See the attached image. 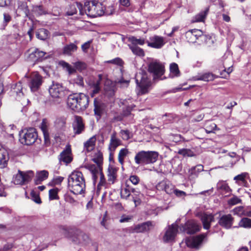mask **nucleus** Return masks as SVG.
Masks as SVG:
<instances>
[{"mask_svg":"<svg viewBox=\"0 0 251 251\" xmlns=\"http://www.w3.org/2000/svg\"><path fill=\"white\" fill-rule=\"evenodd\" d=\"M68 186L71 191L75 195L84 193L85 181L83 174L79 171H74L69 176Z\"/></svg>","mask_w":251,"mask_h":251,"instance_id":"1","label":"nucleus"},{"mask_svg":"<svg viewBox=\"0 0 251 251\" xmlns=\"http://www.w3.org/2000/svg\"><path fill=\"white\" fill-rule=\"evenodd\" d=\"M89 97L83 93L70 95L67 99V105L72 110L79 112L85 110L89 105Z\"/></svg>","mask_w":251,"mask_h":251,"instance_id":"2","label":"nucleus"},{"mask_svg":"<svg viewBox=\"0 0 251 251\" xmlns=\"http://www.w3.org/2000/svg\"><path fill=\"white\" fill-rule=\"evenodd\" d=\"M135 80L138 87V95H142L149 93L151 81L146 72L141 71L137 73L135 76Z\"/></svg>","mask_w":251,"mask_h":251,"instance_id":"3","label":"nucleus"},{"mask_svg":"<svg viewBox=\"0 0 251 251\" xmlns=\"http://www.w3.org/2000/svg\"><path fill=\"white\" fill-rule=\"evenodd\" d=\"M84 14L95 18L103 15L104 13V7L100 2L95 0L87 1L83 6Z\"/></svg>","mask_w":251,"mask_h":251,"instance_id":"4","label":"nucleus"},{"mask_svg":"<svg viewBox=\"0 0 251 251\" xmlns=\"http://www.w3.org/2000/svg\"><path fill=\"white\" fill-rule=\"evenodd\" d=\"M19 141L24 145H30L36 140L38 135L36 129L32 127H25L19 132Z\"/></svg>","mask_w":251,"mask_h":251,"instance_id":"5","label":"nucleus"},{"mask_svg":"<svg viewBox=\"0 0 251 251\" xmlns=\"http://www.w3.org/2000/svg\"><path fill=\"white\" fill-rule=\"evenodd\" d=\"M158 156V153L156 151H141L136 154L134 160L138 165L149 164L156 162Z\"/></svg>","mask_w":251,"mask_h":251,"instance_id":"6","label":"nucleus"},{"mask_svg":"<svg viewBox=\"0 0 251 251\" xmlns=\"http://www.w3.org/2000/svg\"><path fill=\"white\" fill-rule=\"evenodd\" d=\"M86 168L88 169L92 174L93 179L94 183H96L97 179L100 177V181L98 185V188L100 189L101 186H105L106 184V180L104 177V175L100 170V168L96 166L95 165H88Z\"/></svg>","mask_w":251,"mask_h":251,"instance_id":"7","label":"nucleus"},{"mask_svg":"<svg viewBox=\"0 0 251 251\" xmlns=\"http://www.w3.org/2000/svg\"><path fill=\"white\" fill-rule=\"evenodd\" d=\"M60 65L67 71L69 75L74 74L77 70L79 72L85 70L87 68V65L85 63L82 61H77L73 63L74 67L68 63L64 61H61L59 63Z\"/></svg>","mask_w":251,"mask_h":251,"instance_id":"8","label":"nucleus"},{"mask_svg":"<svg viewBox=\"0 0 251 251\" xmlns=\"http://www.w3.org/2000/svg\"><path fill=\"white\" fill-rule=\"evenodd\" d=\"M34 176L32 171L23 172L19 170L14 178V183L17 185H23L31 180Z\"/></svg>","mask_w":251,"mask_h":251,"instance_id":"9","label":"nucleus"},{"mask_svg":"<svg viewBox=\"0 0 251 251\" xmlns=\"http://www.w3.org/2000/svg\"><path fill=\"white\" fill-rule=\"evenodd\" d=\"M149 71L152 73L155 77H158L163 75L164 73V66L158 61H153L149 65Z\"/></svg>","mask_w":251,"mask_h":251,"instance_id":"10","label":"nucleus"},{"mask_svg":"<svg viewBox=\"0 0 251 251\" xmlns=\"http://www.w3.org/2000/svg\"><path fill=\"white\" fill-rule=\"evenodd\" d=\"M64 87L58 83H53L49 89L50 96L54 98H62L64 96Z\"/></svg>","mask_w":251,"mask_h":251,"instance_id":"11","label":"nucleus"},{"mask_svg":"<svg viewBox=\"0 0 251 251\" xmlns=\"http://www.w3.org/2000/svg\"><path fill=\"white\" fill-rule=\"evenodd\" d=\"M46 53L43 51H41L37 49L31 52L28 56V61L33 62L32 65H34L36 63L42 61L46 57L45 56Z\"/></svg>","mask_w":251,"mask_h":251,"instance_id":"12","label":"nucleus"},{"mask_svg":"<svg viewBox=\"0 0 251 251\" xmlns=\"http://www.w3.org/2000/svg\"><path fill=\"white\" fill-rule=\"evenodd\" d=\"M201 228L200 225L194 221L187 222L184 226L180 227V230L188 234H193L199 231Z\"/></svg>","mask_w":251,"mask_h":251,"instance_id":"13","label":"nucleus"},{"mask_svg":"<svg viewBox=\"0 0 251 251\" xmlns=\"http://www.w3.org/2000/svg\"><path fill=\"white\" fill-rule=\"evenodd\" d=\"M178 231V225L176 223L173 224L169 226L166 230L164 236H163V241L165 242H168L173 241L176 236Z\"/></svg>","mask_w":251,"mask_h":251,"instance_id":"14","label":"nucleus"},{"mask_svg":"<svg viewBox=\"0 0 251 251\" xmlns=\"http://www.w3.org/2000/svg\"><path fill=\"white\" fill-rule=\"evenodd\" d=\"M42 83V77L37 73H33L31 76L29 86L32 92L36 91Z\"/></svg>","mask_w":251,"mask_h":251,"instance_id":"15","label":"nucleus"},{"mask_svg":"<svg viewBox=\"0 0 251 251\" xmlns=\"http://www.w3.org/2000/svg\"><path fill=\"white\" fill-rule=\"evenodd\" d=\"M150 41H147L148 46L155 49H161L165 44L164 37L154 35L150 38Z\"/></svg>","mask_w":251,"mask_h":251,"instance_id":"16","label":"nucleus"},{"mask_svg":"<svg viewBox=\"0 0 251 251\" xmlns=\"http://www.w3.org/2000/svg\"><path fill=\"white\" fill-rule=\"evenodd\" d=\"M71 240L75 244H85L89 240L87 234L80 230H76Z\"/></svg>","mask_w":251,"mask_h":251,"instance_id":"17","label":"nucleus"},{"mask_svg":"<svg viewBox=\"0 0 251 251\" xmlns=\"http://www.w3.org/2000/svg\"><path fill=\"white\" fill-rule=\"evenodd\" d=\"M153 227L152 222L148 221L135 226L131 227V232L132 233H141L149 231Z\"/></svg>","mask_w":251,"mask_h":251,"instance_id":"18","label":"nucleus"},{"mask_svg":"<svg viewBox=\"0 0 251 251\" xmlns=\"http://www.w3.org/2000/svg\"><path fill=\"white\" fill-rule=\"evenodd\" d=\"M205 237V235L201 234L197 236L190 238L186 240V244L187 246L190 248H198L201 245Z\"/></svg>","mask_w":251,"mask_h":251,"instance_id":"19","label":"nucleus"},{"mask_svg":"<svg viewBox=\"0 0 251 251\" xmlns=\"http://www.w3.org/2000/svg\"><path fill=\"white\" fill-rule=\"evenodd\" d=\"M200 217L203 228L206 229H209L210 227L211 223L214 221V215L212 214L201 213L200 214Z\"/></svg>","mask_w":251,"mask_h":251,"instance_id":"20","label":"nucleus"},{"mask_svg":"<svg viewBox=\"0 0 251 251\" xmlns=\"http://www.w3.org/2000/svg\"><path fill=\"white\" fill-rule=\"evenodd\" d=\"M233 218L230 214L222 216L219 220V225L226 229L230 228L233 224Z\"/></svg>","mask_w":251,"mask_h":251,"instance_id":"21","label":"nucleus"},{"mask_svg":"<svg viewBox=\"0 0 251 251\" xmlns=\"http://www.w3.org/2000/svg\"><path fill=\"white\" fill-rule=\"evenodd\" d=\"M77 10H79V14L84 15V8L82 4L79 2H75L70 6L69 9L67 12V14L69 16H72L77 13Z\"/></svg>","mask_w":251,"mask_h":251,"instance_id":"22","label":"nucleus"},{"mask_svg":"<svg viewBox=\"0 0 251 251\" xmlns=\"http://www.w3.org/2000/svg\"><path fill=\"white\" fill-rule=\"evenodd\" d=\"M94 105L95 114L97 116V120H98L103 112L104 105L100 100L96 98L94 100Z\"/></svg>","mask_w":251,"mask_h":251,"instance_id":"23","label":"nucleus"},{"mask_svg":"<svg viewBox=\"0 0 251 251\" xmlns=\"http://www.w3.org/2000/svg\"><path fill=\"white\" fill-rule=\"evenodd\" d=\"M73 158L72 157L71 150L70 148L68 147L63 151L60 154L59 160L60 162H63L67 164L70 163L72 161Z\"/></svg>","mask_w":251,"mask_h":251,"instance_id":"24","label":"nucleus"},{"mask_svg":"<svg viewBox=\"0 0 251 251\" xmlns=\"http://www.w3.org/2000/svg\"><path fill=\"white\" fill-rule=\"evenodd\" d=\"M9 156L7 151L4 148H0V168H4L7 165Z\"/></svg>","mask_w":251,"mask_h":251,"instance_id":"25","label":"nucleus"},{"mask_svg":"<svg viewBox=\"0 0 251 251\" xmlns=\"http://www.w3.org/2000/svg\"><path fill=\"white\" fill-rule=\"evenodd\" d=\"M96 137L93 136L84 143V150L89 152L93 151L95 147Z\"/></svg>","mask_w":251,"mask_h":251,"instance_id":"26","label":"nucleus"},{"mask_svg":"<svg viewBox=\"0 0 251 251\" xmlns=\"http://www.w3.org/2000/svg\"><path fill=\"white\" fill-rule=\"evenodd\" d=\"M216 77V75L211 73H206L202 74H199L195 76V79L197 80H202L209 81L213 80Z\"/></svg>","mask_w":251,"mask_h":251,"instance_id":"27","label":"nucleus"},{"mask_svg":"<svg viewBox=\"0 0 251 251\" xmlns=\"http://www.w3.org/2000/svg\"><path fill=\"white\" fill-rule=\"evenodd\" d=\"M121 141L117 138L115 133H113L111 136L108 149L111 152L114 151L115 149L121 144Z\"/></svg>","mask_w":251,"mask_h":251,"instance_id":"28","label":"nucleus"},{"mask_svg":"<svg viewBox=\"0 0 251 251\" xmlns=\"http://www.w3.org/2000/svg\"><path fill=\"white\" fill-rule=\"evenodd\" d=\"M117 169L111 166H109L107 169V176L108 181L110 183H114L117 177Z\"/></svg>","mask_w":251,"mask_h":251,"instance_id":"29","label":"nucleus"},{"mask_svg":"<svg viewBox=\"0 0 251 251\" xmlns=\"http://www.w3.org/2000/svg\"><path fill=\"white\" fill-rule=\"evenodd\" d=\"M49 176V172L46 170H42L37 172L35 182L36 184H39L43 181L47 179Z\"/></svg>","mask_w":251,"mask_h":251,"instance_id":"30","label":"nucleus"},{"mask_svg":"<svg viewBox=\"0 0 251 251\" xmlns=\"http://www.w3.org/2000/svg\"><path fill=\"white\" fill-rule=\"evenodd\" d=\"M122 104L125 106L126 110H124L123 114L125 116L128 115L132 109L135 106V105L132 103L131 100H124L122 101Z\"/></svg>","mask_w":251,"mask_h":251,"instance_id":"31","label":"nucleus"},{"mask_svg":"<svg viewBox=\"0 0 251 251\" xmlns=\"http://www.w3.org/2000/svg\"><path fill=\"white\" fill-rule=\"evenodd\" d=\"M99 79L95 82L92 86V91L90 92L91 97H94L96 94H98L100 89V84L101 81L100 75H99Z\"/></svg>","mask_w":251,"mask_h":251,"instance_id":"32","label":"nucleus"},{"mask_svg":"<svg viewBox=\"0 0 251 251\" xmlns=\"http://www.w3.org/2000/svg\"><path fill=\"white\" fill-rule=\"evenodd\" d=\"M77 47L74 43L66 45L63 49L64 54L70 55L72 53L76 50Z\"/></svg>","mask_w":251,"mask_h":251,"instance_id":"33","label":"nucleus"},{"mask_svg":"<svg viewBox=\"0 0 251 251\" xmlns=\"http://www.w3.org/2000/svg\"><path fill=\"white\" fill-rule=\"evenodd\" d=\"M49 31L44 28L38 29L36 32V36L37 38L41 40H45L49 36Z\"/></svg>","mask_w":251,"mask_h":251,"instance_id":"34","label":"nucleus"},{"mask_svg":"<svg viewBox=\"0 0 251 251\" xmlns=\"http://www.w3.org/2000/svg\"><path fill=\"white\" fill-rule=\"evenodd\" d=\"M128 47L133 54L139 56H144L145 55L143 50L137 46L128 45Z\"/></svg>","mask_w":251,"mask_h":251,"instance_id":"35","label":"nucleus"},{"mask_svg":"<svg viewBox=\"0 0 251 251\" xmlns=\"http://www.w3.org/2000/svg\"><path fill=\"white\" fill-rule=\"evenodd\" d=\"M128 41L130 42L131 44L130 45H143L145 43V40L144 38H137L134 36H130L128 38Z\"/></svg>","mask_w":251,"mask_h":251,"instance_id":"36","label":"nucleus"},{"mask_svg":"<svg viewBox=\"0 0 251 251\" xmlns=\"http://www.w3.org/2000/svg\"><path fill=\"white\" fill-rule=\"evenodd\" d=\"M203 171V166L202 165H198L195 167H192L189 171L191 175L197 176L198 174Z\"/></svg>","mask_w":251,"mask_h":251,"instance_id":"37","label":"nucleus"},{"mask_svg":"<svg viewBox=\"0 0 251 251\" xmlns=\"http://www.w3.org/2000/svg\"><path fill=\"white\" fill-rule=\"evenodd\" d=\"M239 226L245 228H251V219L248 218H242L239 223Z\"/></svg>","mask_w":251,"mask_h":251,"instance_id":"38","label":"nucleus"},{"mask_svg":"<svg viewBox=\"0 0 251 251\" xmlns=\"http://www.w3.org/2000/svg\"><path fill=\"white\" fill-rule=\"evenodd\" d=\"M129 151L127 149L124 148L121 149L118 154V161L120 164H123L125 158L128 154Z\"/></svg>","mask_w":251,"mask_h":251,"instance_id":"39","label":"nucleus"},{"mask_svg":"<svg viewBox=\"0 0 251 251\" xmlns=\"http://www.w3.org/2000/svg\"><path fill=\"white\" fill-rule=\"evenodd\" d=\"M208 9L207 8L204 11L200 12L195 17V19L193 21L194 22H201L203 21L208 13Z\"/></svg>","mask_w":251,"mask_h":251,"instance_id":"40","label":"nucleus"},{"mask_svg":"<svg viewBox=\"0 0 251 251\" xmlns=\"http://www.w3.org/2000/svg\"><path fill=\"white\" fill-rule=\"evenodd\" d=\"M130 187L128 185H126L125 187H124L121 189V198L123 199H127L130 196Z\"/></svg>","mask_w":251,"mask_h":251,"instance_id":"41","label":"nucleus"},{"mask_svg":"<svg viewBox=\"0 0 251 251\" xmlns=\"http://www.w3.org/2000/svg\"><path fill=\"white\" fill-rule=\"evenodd\" d=\"M170 69L173 77L177 76L179 75L180 72L178 69V65L176 63H172L170 65Z\"/></svg>","mask_w":251,"mask_h":251,"instance_id":"42","label":"nucleus"},{"mask_svg":"<svg viewBox=\"0 0 251 251\" xmlns=\"http://www.w3.org/2000/svg\"><path fill=\"white\" fill-rule=\"evenodd\" d=\"M54 124L55 125L63 126L67 124L66 118L62 116H57L54 121Z\"/></svg>","mask_w":251,"mask_h":251,"instance_id":"43","label":"nucleus"},{"mask_svg":"<svg viewBox=\"0 0 251 251\" xmlns=\"http://www.w3.org/2000/svg\"><path fill=\"white\" fill-rule=\"evenodd\" d=\"M179 154L182 155L183 156L191 157L194 155V152L189 149H182L178 151L177 152Z\"/></svg>","mask_w":251,"mask_h":251,"instance_id":"44","label":"nucleus"},{"mask_svg":"<svg viewBox=\"0 0 251 251\" xmlns=\"http://www.w3.org/2000/svg\"><path fill=\"white\" fill-rule=\"evenodd\" d=\"M58 189L57 188H53L49 191V198L50 200L58 199Z\"/></svg>","mask_w":251,"mask_h":251,"instance_id":"45","label":"nucleus"},{"mask_svg":"<svg viewBox=\"0 0 251 251\" xmlns=\"http://www.w3.org/2000/svg\"><path fill=\"white\" fill-rule=\"evenodd\" d=\"M185 35L188 41L190 43H195L198 39V37H196L190 30L186 33Z\"/></svg>","mask_w":251,"mask_h":251,"instance_id":"46","label":"nucleus"},{"mask_svg":"<svg viewBox=\"0 0 251 251\" xmlns=\"http://www.w3.org/2000/svg\"><path fill=\"white\" fill-rule=\"evenodd\" d=\"M31 199L37 203H41V201L39 197L38 193L34 191H32L30 193Z\"/></svg>","mask_w":251,"mask_h":251,"instance_id":"47","label":"nucleus"},{"mask_svg":"<svg viewBox=\"0 0 251 251\" xmlns=\"http://www.w3.org/2000/svg\"><path fill=\"white\" fill-rule=\"evenodd\" d=\"M108 63L113 64L115 65H118L119 66H122L124 64V61L122 59L119 57L115 58L113 59H111L107 61Z\"/></svg>","mask_w":251,"mask_h":251,"instance_id":"48","label":"nucleus"},{"mask_svg":"<svg viewBox=\"0 0 251 251\" xmlns=\"http://www.w3.org/2000/svg\"><path fill=\"white\" fill-rule=\"evenodd\" d=\"M217 186L219 189L224 190L226 192H229L230 191V189L227 184L224 182H219Z\"/></svg>","mask_w":251,"mask_h":251,"instance_id":"49","label":"nucleus"},{"mask_svg":"<svg viewBox=\"0 0 251 251\" xmlns=\"http://www.w3.org/2000/svg\"><path fill=\"white\" fill-rule=\"evenodd\" d=\"M33 124L40 125V126H47V125L50 124V123L49 120L47 118L42 119V120L41 121L37 118H36L35 123Z\"/></svg>","mask_w":251,"mask_h":251,"instance_id":"50","label":"nucleus"},{"mask_svg":"<svg viewBox=\"0 0 251 251\" xmlns=\"http://www.w3.org/2000/svg\"><path fill=\"white\" fill-rule=\"evenodd\" d=\"M73 82L78 86L83 87L84 86V81L83 77L80 75H77L73 80Z\"/></svg>","mask_w":251,"mask_h":251,"instance_id":"51","label":"nucleus"},{"mask_svg":"<svg viewBox=\"0 0 251 251\" xmlns=\"http://www.w3.org/2000/svg\"><path fill=\"white\" fill-rule=\"evenodd\" d=\"M175 189L172 184L170 183L169 182H167L166 187L164 190V191L166 192V193L168 194H172L174 193V191Z\"/></svg>","mask_w":251,"mask_h":251,"instance_id":"52","label":"nucleus"},{"mask_svg":"<svg viewBox=\"0 0 251 251\" xmlns=\"http://www.w3.org/2000/svg\"><path fill=\"white\" fill-rule=\"evenodd\" d=\"M121 134L122 138L126 140L129 139L131 136V133L127 130H122Z\"/></svg>","mask_w":251,"mask_h":251,"instance_id":"53","label":"nucleus"},{"mask_svg":"<svg viewBox=\"0 0 251 251\" xmlns=\"http://www.w3.org/2000/svg\"><path fill=\"white\" fill-rule=\"evenodd\" d=\"M74 124L75 126H84L82 118L78 116H75L74 117Z\"/></svg>","mask_w":251,"mask_h":251,"instance_id":"54","label":"nucleus"},{"mask_svg":"<svg viewBox=\"0 0 251 251\" xmlns=\"http://www.w3.org/2000/svg\"><path fill=\"white\" fill-rule=\"evenodd\" d=\"M93 161L97 164V166L100 168V164L102 162V155L100 153H99L97 155V157H95L93 159Z\"/></svg>","mask_w":251,"mask_h":251,"instance_id":"55","label":"nucleus"},{"mask_svg":"<svg viewBox=\"0 0 251 251\" xmlns=\"http://www.w3.org/2000/svg\"><path fill=\"white\" fill-rule=\"evenodd\" d=\"M193 34H194L195 36L196 37H201V38H203L204 37V36L202 34V31L201 30L197 29H194L191 30H190Z\"/></svg>","mask_w":251,"mask_h":251,"instance_id":"56","label":"nucleus"},{"mask_svg":"<svg viewBox=\"0 0 251 251\" xmlns=\"http://www.w3.org/2000/svg\"><path fill=\"white\" fill-rule=\"evenodd\" d=\"M247 175H248L247 173H243L240 175H238L235 176L234 177V180H240L242 181H244L245 180V178L246 177Z\"/></svg>","mask_w":251,"mask_h":251,"instance_id":"57","label":"nucleus"},{"mask_svg":"<svg viewBox=\"0 0 251 251\" xmlns=\"http://www.w3.org/2000/svg\"><path fill=\"white\" fill-rule=\"evenodd\" d=\"M130 181L134 185H137L139 183L140 179L139 177L136 175H132L129 178Z\"/></svg>","mask_w":251,"mask_h":251,"instance_id":"58","label":"nucleus"},{"mask_svg":"<svg viewBox=\"0 0 251 251\" xmlns=\"http://www.w3.org/2000/svg\"><path fill=\"white\" fill-rule=\"evenodd\" d=\"M233 212L235 214L241 216L244 214V208L242 206L237 207L234 209Z\"/></svg>","mask_w":251,"mask_h":251,"instance_id":"59","label":"nucleus"},{"mask_svg":"<svg viewBox=\"0 0 251 251\" xmlns=\"http://www.w3.org/2000/svg\"><path fill=\"white\" fill-rule=\"evenodd\" d=\"M167 182L165 181H162L158 183L156 185V189L158 190H165Z\"/></svg>","mask_w":251,"mask_h":251,"instance_id":"60","label":"nucleus"},{"mask_svg":"<svg viewBox=\"0 0 251 251\" xmlns=\"http://www.w3.org/2000/svg\"><path fill=\"white\" fill-rule=\"evenodd\" d=\"M47 127L48 126H40L43 133L44 138L46 141L49 140V134L48 132Z\"/></svg>","mask_w":251,"mask_h":251,"instance_id":"61","label":"nucleus"},{"mask_svg":"<svg viewBox=\"0 0 251 251\" xmlns=\"http://www.w3.org/2000/svg\"><path fill=\"white\" fill-rule=\"evenodd\" d=\"M241 200L237 197H234L231 198L229 201V203L231 205H235L236 204L240 203Z\"/></svg>","mask_w":251,"mask_h":251,"instance_id":"62","label":"nucleus"},{"mask_svg":"<svg viewBox=\"0 0 251 251\" xmlns=\"http://www.w3.org/2000/svg\"><path fill=\"white\" fill-rule=\"evenodd\" d=\"M207 133H215V131L218 129L217 126H206L204 129Z\"/></svg>","mask_w":251,"mask_h":251,"instance_id":"63","label":"nucleus"},{"mask_svg":"<svg viewBox=\"0 0 251 251\" xmlns=\"http://www.w3.org/2000/svg\"><path fill=\"white\" fill-rule=\"evenodd\" d=\"M64 179V177L62 176H57L54 177L52 180V183L54 185L60 184Z\"/></svg>","mask_w":251,"mask_h":251,"instance_id":"64","label":"nucleus"}]
</instances>
